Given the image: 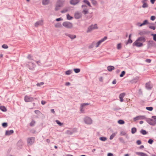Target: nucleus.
I'll return each mask as SVG.
<instances>
[{
	"label": "nucleus",
	"mask_w": 156,
	"mask_h": 156,
	"mask_svg": "<svg viewBox=\"0 0 156 156\" xmlns=\"http://www.w3.org/2000/svg\"><path fill=\"white\" fill-rule=\"evenodd\" d=\"M145 41L146 39L144 37H140L133 43V45L137 47H142L143 46V43Z\"/></svg>",
	"instance_id": "obj_1"
},
{
	"label": "nucleus",
	"mask_w": 156,
	"mask_h": 156,
	"mask_svg": "<svg viewBox=\"0 0 156 156\" xmlns=\"http://www.w3.org/2000/svg\"><path fill=\"white\" fill-rule=\"evenodd\" d=\"M64 3V0H57L55 5V11H57L59 10L61 7H63Z\"/></svg>",
	"instance_id": "obj_2"
},
{
	"label": "nucleus",
	"mask_w": 156,
	"mask_h": 156,
	"mask_svg": "<svg viewBox=\"0 0 156 156\" xmlns=\"http://www.w3.org/2000/svg\"><path fill=\"white\" fill-rule=\"evenodd\" d=\"M84 123L87 125H90L93 122V120L91 118L88 116H86L83 119Z\"/></svg>",
	"instance_id": "obj_3"
},
{
	"label": "nucleus",
	"mask_w": 156,
	"mask_h": 156,
	"mask_svg": "<svg viewBox=\"0 0 156 156\" xmlns=\"http://www.w3.org/2000/svg\"><path fill=\"white\" fill-rule=\"evenodd\" d=\"M35 141V138L31 137L28 138L27 140V144L28 146H30L33 145Z\"/></svg>",
	"instance_id": "obj_4"
},
{
	"label": "nucleus",
	"mask_w": 156,
	"mask_h": 156,
	"mask_svg": "<svg viewBox=\"0 0 156 156\" xmlns=\"http://www.w3.org/2000/svg\"><path fill=\"white\" fill-rule=\"evenodd\" d=\"M63 26L67 28H71L73 27V24L68 22H65L63 23Z\"/></svg>",
	"instance_id": "obj_5"
},
{
	"label": "nucleus",
	"mask_w": 156,
	"mask_h": 156,
	"mask_svg": "<svg viewBox=\"0 0 156 156\" xmlns=\"http://www.w3.org/2000/svg\"><path fill=\"white\" fill-rule=\"evenodd\" d=\"M98 28V27L97 24H95L94 25H91L88 27L87 32H91L92 30L97 29Z\"/></svg>",
	"instance_id": "obj_6"
},
{
	"label": "nucleus",
	"mask_w": 156,
	"mask_h": 156,
	"mask_svg": "<svg viewBox=\"0 0 156 156\" xmlns=\"http://www.w3.org/2000/svg\"><path fill=\"white\" fill-rule=\"evenodd\" d=\"M24 101L27 102L32 101H34V98L32 97L26 95L25 96Z\"/></svg>",
	"instance_id": "obj_7"
},
{
	"label": "nucleus",
	"mask_w": 156,
	"mask_h": 156,
	"mask_svg": "<svg viewBox=\"0 0 156 156\" xmlns=\"http://www.w3.org/2000/svg\"><path fill=\"white\" fill-rule=\"evenodd\" d=\"M146 121L151 125L154 126L156 124L155 120H154L152 119L147 118L146 119Z\"/></svg>",
	"instance_id": "obj_8"
},
{
	"label": "nucleus",
	"mask_w": 156,
	"mask_h": 156,
	"mask_svg": "<svg viewBox=\"0 0 156 156\" xmlns=\"http://www.w3.org/2000/svg\"><path fill=\"white\" fill-rule=\"evenodd\" d=\"M140 80V77L139 76H137L131 80V83H136L139 81Z\"/></svg>",
	"instance_id": "obj_9"
},
{
	"label": "nucleus",
	"mask_w": 156,
	"mask_h": 156,
	"mask_svg": "<svg viewBox=\"0 0 156 156\" xmlns=\"http://www.w3.org/2000/svg\"><path fill=\"white\" fill-rule=\"evenodd\" d=\"M146 118L145 116L144 115H140L137 116L136 117L134 118V120L135 121H136L137 120H140V119H144Z\"/></svg>",
	"instance_id": "obj_10"
},
{
	"label": "nucleus",
	"mask_w": 156,
	"mask_h": 156,
	"mask_svg": "<svg viewBox=\"0 0 156 156\" xmlns=\"http://www.w3.org/2000/svg\"><path fill=\"white\" fill-rule=\"evenodd\" d=\"M43 20H41L38 21L35 23V27H37L39 26H41L43 25Z\"/></svg>",
	"instance_id": "obj_11"
},
{
	"label": "nucleus",
	"mask_w": 156,
	"mask_h": 156,
	"mask_svg": "<svg viewBox=\"0 0 156 156\" xmlns=\"http://www.w3.org/2000/svg\"><path fill=\"white\" fill-rule=\"evenodd\" d=\"M74 17L76 19H79L81 17V14L80 12H76L75 14Z\"/></svg>",
	"instance_id": "obj_12"
},
{
	"label": "nucleus",
	"mask_w": 156,
	"mask_h": 156,
	"mask_svg": "<svg viewBox=\"0 0 156 156\" xmlns=\"http://www.w3.org/2000/svg\"><path fill=\"white\" fill-rule=\"evenodd\" d=\"M125 93H123L120 94L119 95V98L120 99V101L121 102H123V98L125 95Z\"/></svg>",
	"instance_id": "obj_13"
},
{
	"label": "nucleus",
	"mask_w": 156,
	"mask_h": 156,
	"mask_svg": "<svg viewBox=\"0 0 156 156\" xmlns=\"http://www.w3.org/2000/svg\"><path fill=\"white\" fill-rule=\"evenodd\" d=\"M107 37L106 36H105L102 39H101L98 41V42H97V43L99 45H99L102 42L104 41L105 40H107Z\"/></svg>",
	"instance_id": "obj_14"
},
{
	"label": "nucleus",
	"mask_w": 156,
	"mask_h": 156,
	"mask_svg": "<svg viewBox=\"0 0 156 156\" xmlns=\"http://www.w3.org/2000/svg\"><path fill=\"white\" fill-rule=\"evenodd\" d=\"M146 87L147 89H151L152 87V85L150 82H148L146 84Z\"/></svg>",
	"instance_id": "obj_15"
},
{
	"label": "nucleus",
	"mask_w": 156,
	"mask_h": 156,
	"mask_svg": "<svg viewBox=\"0 0 156 156\" xmlns=\"http://www.w3.org/2000/svg\"><path fill=\"white\" fill-rule=\"evenodd\" d=\"M80 0H71L70 3L72 5H75L78 3Z\"/></svg>",
	"instance_id": "obj_16"
},
{
	"label": "nucleus",
	"mask_w": 156,
	"mask_h": 156,
	"mask_svg": "<svg viewBox=\"0 0 156 156\" xmlns=\"http://www.w3.org/2000/svg\"><path fill=\"white\" fill-rule=\"evenodd\" d=\"M27 58L28 59V62H30L31 63L32 62V60H33V57L32 55H28Z\"/></svg>",
	"instance_id": "obj_17"
},
{
	"label": "nucleus",
	"mask_w": 156,
	"mask_h": 156,
	"mask_svg": "<svg viewBox=\"0 0 156 156\" xmlns=\"http://www.w3.org/2000/svg\"><path fill=\"white\" fill-rule=\"evenodd\" d=\"M14 132L13 130H7L5 131V134L6 135L8 136L12 134Z\"/></svg>",
	"instance_id": "obj_18"
},
{
	"label": "nucleus",
	"mask_w": 156,
	"mask_h": 156,
	"mask_svg": "<svg viewBox=\"0 0 156 156\" xmlns=\"http://www.w3.org/2000/svg\"><path fill=\"white\" fill-rule=\"evenodd\" d=\"M136 154L140 156H149L147 154L145 153L141 152H137Z\"/></svg>",
	"instance_id": "obj_19"
},
{
	"label": "nucleus",
	"mask_w": 156,
	"mask_h": 156,
	"mask_svg": "<svg viewBox=\"0 0 156 156\" xmlns=\"http://www.w3.org/2000/svg\"><path fill=\"white\" fill-rule=\"evenodd\" d=\"M95 46L96 48H97L99 47V45L97 42H93L91 44V45L90 46V48H92L94 46Z\"/></svg>",
	"instance_id": "obj_20"
},
{
	"label": "nucleus",
	"mask_w": 156,
	"mask_h": 156,
	"mask_svg": "<svg viewBox=\"0 0 156 156\" xmlns=\"http://www.w3.org/2000/svg\"><path fill=\"white\" fill-rule=\"evenodd\" d=\"M49 3V0H43L42 4L44 5H46L48 4Z\"/></svg>",
	"instance_id": "obj_21"
},
{
	"label": "nucleus",
	"mask_w": 156,
	"mask_h": 156,
	"mask_svg": "<svg viewBox=\"0 0 156 156\" xmlns=\"http://www.w3.org/2000/svg\"><path fill=\"white\" fill-rule=\"evenodd\" d=\"M117 132H115L114 133H113L110 136L109 139L110 140H112L113 138L117 134Z\"/></svg>",
	"instance_id": "obj_22"
},
{
	"label": "nucleus",
	"mask_w": 156,
	"mask_h": 156,
	"mask_svg": "<svg viewBox=\"0 0 156 156\" xmlns=\"http://www.w3.org/2000/svg\"><path fill=\"white\" fill-rule=\"evenodd\" d=\"M72 72V70L69 69L65 72V74L66 75H69L71 74Z\"/></svg>",
	"instance_id": "obj_23"
},
{
	"label": "nucleus",
	"mask_w": 156,
	"mask_h": 156,
	"mask_svg": "<svg viewBox=\"0 0 156 156\" xmlns=\"http://www.w3.org/2000/svg\"><path fill=\"white\" fill-rule=\"evenodd\" d=\"M68 36L71 39H74L76 37V36L75 35L68 34Z\"/></svg>",
	"instance_id": "obj_24"
},
{
	"label": "nucleus",
	"mask_w": 156,
	"mask_h": 156,
	"mask_svg": "<svg viewBox=\"0 0 156 156\" xmlns=\"http://www.w3.org/2000/svg\"><path fill=\"white\" fill-rule=\"evenodd\" d=\"M0 109L2 111L5 112L6 111V108L4 106H0Z\"/></svg>",
	"instance_id": "obj_25"
},
{
	"label": "nucleus",
	"mask_w": 156,
	"mask_h": 156,
	"mask_svg": "<svg viewBox=\"0 0 156 156\" xmlns=\"http://www.w3.org/2000/svg\"><path fill=\"white\" fill-rule=\"evenodd\" d=\"M140 132V133L142 134L143 135H144L147 134V132L145 130L143 129H141Z\"/></svg>",
	"instance_id": "obj_26"
},
{
	"label": "nucleus",
	"mask_w": 156,
	"mask_h": 156,
	"mask_svg": "<svg viewBox=\"0 0 156 156\" xmlns=\"http://www.w3.org/2000/svg\"><path fill=\"white\" fill-rule=\"evenodd\" d=\"M136 131V128L133 127L131 129V133L132 134H134Z\"/></svg>",
	"instance_id": "obj_27"
},
{
	"label": "nucleus",
	"mask_w": 156,
	"mask_h": 156,
	"mask_svg": "<svg viewBox=\"0 0 156 156\" xmlns=\"http://www.w3.org/2000/svg\"><path fill=\"white\" fill-rule=\"evenodd\" d=\"M99 139L101 141H105L107 140V138L106 137H100Z\"/></svg>",
	"instance_id": "obj_28"
},
{
	"label": "nucleus",
	"mask_w": 156,
	"mask_h": 156,
	"mask_svg": "<svg viewBox=\"0 0 156 156\" xmlns=\"http://www.w3.org/2000/svg\"><path fill=\"white\" fill-rule=\"evenodd\" d=\"M89 104H89L88 103H82L80 104V107L83 108L85 106L88 105H89Z\"/></svg>",
	"instance_id": "obj_29"
},
{
	"label": "nucleus",
	"mask_w": 156,
	"mask_h": 156,
	"mask_svg": "<svg viewBox=\"0 0 156 156\" xmlns=\"http://www.w3.org/2000/svg\"><path fill=\"white\" fill-rule=\"evenodd\" d=\"M154 44V42L153 41H150L148 42V46L149 47H151Z\"/></svg>",
	"instance_id": "obj_30"
},
{
	"label": "nucleus",
	"mask_w": 156,
	"mask_h": 156,
	"mask_svg": "<svg viewBox=\"0 0 156 156\" xmlns=\"http://www.w3.org/2000/svg\"><path fill=\"white\" fill-rule=\"evenodd\" d=\"M146 0H144V1H143V5L142 6V7H143V8H145V7H147L148 6V5L147 4L145 3L144 2L146 1Z\"/></svg>",
	"instance_id": "obj_31"
},
{
	"label": "nucleus",
	"mask_w": 156,
	"mask_h": 156,
	"mask_svg": "<svg viewBox=\"0 0 156 156\" xmlns=\"http://www.w3.org/2000/svg\"><path fill=\"white\" fill-rule=\"evenodd\" d=\"M118 122L119 124L122 125L124 124L125 123V122L123 120H119L118 121Z\"/></svg>",
	"instance_id": "obj_32"
},
{
	"label": "nucleus",
	"mask_w": 156,
	"mask_h": 156,
	"mask_svg": "<svg viewBox=\"0 0 156 156\" xmlns=\"http://www.w3.org/2000/svg\"><path fill=\"white\" fill-rule=\"evenodd\" d=\"M80 111L81 113H85L84 109L83 108L80 107Z\"/></svg>",
	"instance_id": "obj_33"
},
{
	"label": "nucleus",
	"mask_w": 156,
	"mask_h": 156,
	"mask_svg": "<svg viewBox=\"0 0 156 156\" xmlns=\"http://www.w3.org/2000/svg\"><path fill=\"white\" fill-rule=\"evenodd\" d=\"M66 133L68 135H72L73 133V132L70 130H67Z\"/></svg>",
	"instance_id": "obj_34"
},
{
	"label": "nucleus",
	"mask_w": 156,
	"mask_h": 156,
	"mask_svg": "<svg viewBox=\"0 0 156 156\" xmlns=\"http://www.w3.org/2000/svg\"><path fill=\"white\" fill-rule=\"evenodd\" d=\"M147 23V20H145L144 21L143 23L140 25V26L141 27L142 26L145 25Z\"/></svg>",
	"instance_id": "obj_35"
},
{
	"label": "nucleus",
	"mask_w": 156,
	"mask_h": 156,
	"mask_svg": "<svg viewBox=\"0 0 156 156\" xmlns=\"http://www.w3.org/2000/svg\"><path fill=\"white\" fill-rule=\"evenodd\" d=\"M55 122L56 123L58 124L60 126H62L63 125V123H61L59 120H55Z\"/></svg>",
	"instance_id": "obj_36"
},
{
	"label": "nucleus",
	"mask_w": 156,
	"mask_h": 156,
	"mask_svg": "<svg viewBox=\"0 0 156 156\" xmlns=\"http://www.w3.org/2000/svg\"><path fill=\"white\" fill-rule=\"evenodd\" d=\"M35 123V122L34 120H32L30 123V126H34Z\"/></svg>",
	"instance_id": "obj_37"
},
{
	"label": "nucleus",
	"mask_w": 156,
	"mask_h": 156,
	"mask_svg": "<svg viewBox=\"0 0 156 156\" xmlns=\"http://www.w3.org/2000/svg\"><path fill=\"white\" fill-rule=\"evenodd\" d=\"M68 9L67 8H65L61 11V12L62 13H65L67 12Z\"/></svg>",
	"instance_id": "obj_38"
},
{
	"label": "nucleus",
	"mask_w": 156,
	"mask_h": 156,
	"mask_svg": "<svg viewBox=\"0 0 156 156\" xmlns=\"http://www.w3.org/2000/svg\"><path fill=\"white\" fill-rule=\"evenodd\" d=\"M83 2L87 4L89 6H91L90 4L88 1L87 0H84Z\"/></svg>",
	"instance_id": "obj_39"
},
{
	"label": "nucleus",
	"mask_w": 156,
	"mask_h": 156,
	"mask_svg": "<svg viewBox=\"0 0 156 156\" xmlns=\"http://www.w3.org/2000/svg\"><path fill=\"white\" fill-rule=\"evenodd\" d=\"M91 2L92 4L94 5H96L97 4V1L95 0H91Z\"/></svg>",
	"instance_id": "obj_40"
},
{
	"label": "nucleus",
	"mask_w": 156,
	"mask_h": 156,
	"mask_svg": "<svg viewBox=\"0 0 156 156\" xmlns=\"http://www.w3.org/2000/svg\"><path fill=\"white\" fill-rule=\"evenodd\" d=\"M67 18L68 20H71L73 18L69 14H68L67 15Z\"/></svg>",
	"instance_id": "obj_41"
},
{
	"label": "nucleus",
	"mask_w": 156,
	"mask_h": 156,
	"mask_svg": "<svg viewBox=\"0 0 156 156\" xmlns=\"http://www.w3.org/2000/svg\"><path fill=\"white\" fill-rule=\"evenodd\" d=\"M122 47L121 44H118L117 45V48L118 49H121Z\"/></svg>",
	"instance_id": "obj_42"
},
{
	"label": "nucleus",
	"mask_w": 156,
	"mask_h": 156,
	"mask_svg": "<svg viewBox=\"0 0 156 156\" xmlns=\"http://www.w3.org/2000/svg\"><path fill=\"white\" fill-rule=\"evenodd\" d=\"M82 12L84 14H86L88 13V10L87 9H85Z\"/></svg>",
	"instance_id": "obj_43"
},
{
	"label": "nucleus",
	"mask_w": 156,
	"mask_h": 156,
	"mask_svg": "<svg viewBox=\"0 0 156 156\" xmlns=\"http://www.w3.org/2000/svg\"><path fill=\"white\" fill-rule=\"evenodd\" d=\"M2 47L5 49H7L8 48V46L6 44H4L2 46Z\"/></svg>",
	"instance_id": "obj_44"
},
{
	"label": "nucleus",
	"mask_w": 156,
	"mask_h": 156,
	"mask_svg": "<svg viewBox=\"0 0 156 156\" xmlns=\"http://www.w3.org/2000/svg\"><path fill=\"white\" fill-rule=\"evenodd\" d=\"M146 109L148 110L151 111L152 110L153 108L152 107H146Z\"/></svg>",
	"instance_id": "obj_45"
},
{
	"label": "nucleus",
	"mask_w": 156,
	"mask_h": 156,
	"mask_svg": "<svg viewBox=\"0 0 156 156\" xmlns=\"http://www.w3.org/2000/svg\"><path fill=\"white\" fill-rule=\"evenodd\" d=\"M55 26L56 27H59L61 26V25L60 23H58L55 25Z\"/></svg>",
	"instance_id": "obj_46"
},
{
	"label": "nucleus",
	"mask_w": 156,
	"mask_h": 156,
	"mask_svg": "<svg viewBox=\"0 0 156 156\" xmlns=\"http://www.w3.org/2000/svg\"><path fill=\"white\" fill-rule=\"evenodd\" d=\"M125 73V72L124 71H122L120 75V77H122Z\"/></svg>",
	"instance_id": "obj_47"
},
{
	"label": "nucleus",
	"mask_w": 156,
	"mask_h": 156,
	"mask_svg": "<svg viewBox=\"0 0 156 156\" xmlns=\"http://www.w3.org/2000/svg\"><path fill=\"white\" fill-rule=\"evenodd\" d=\"M2 126H3V127H6L7 126V123H6V122H4V123H3L2 124Z\"/></svg>",
	"instance_id": "obj_48"
},
{
	"label": "nucleus",
	"mask_w": 156,
	"mask_h": 156,
	"mask_svg": "<svg viewBox=\"0 0 156 156\" xmlns=\"http://www.w3.org/2000/svg\"><path fill=\"white\" fill-rule=\"evenodd\" d=\"M74 71L76 73H77L80 72V69H74Z\"/></svg>",
	"instance_id": "obj_49"
},
{
	"label": "nucleus",
	"mask_w": 156,
	"mask_h": 156,
	"mask_svg": "<svg viewBox=\"0 0 156 156\" xmlns=\"http://www.w3.org/2000/svg\"><path fill=\"white\" fill-rule=\"evenodd\" d=\"M153 142V141L151 139H149L148 141V143H149L150 144H152Z\"/></svg>",
	"instance_id": "obj_50"
},
{
	"label": "nucleus",
	"mask_w": 156,
	"mask_h": 156,
	"mask_svg": "<svg viewBox=\"0 0 156 156\" xmlns=\"http://www.w3.org/2000/svg\"><path fill=\"white\" fill-rule=\"evenodd\" d=\"M152 35L153 36V40L156 41V34H152Z\"/></svg>",
	"instance_id": "obj_51"
},
{
	"label": "nucleus",
	"mask_w": 156,
	"mask_h": 156,
	"mask_svg": "<svg viewBox=\"0 0 156 156\" xmlns=\"http://www.w3.org/2000/svg\"><path fill=\"white\" fill-rule=\"evenodd\" d=\"M44 84V83L41 82L40 83H38L37 84V85L38 86H40Z\"/></svg>",
	"instance_id": "obj_52"
},
{
	"label": "nucleus",
	"mask_w": 156,
	"mask_h": 156,
	"mask_svg": "<svg viewBox=\"0 0 156 156\" xmlns=\"http://www.w3.org/2000/svg\"><path fill=\"white\" fill-rule=\"evenodd\" d=\"M119 140L120 142L123 143H124V140L122 138H119Z\"/></svg>",
	"instance_id": "obj_53"
},
{
	"label": "nucleus",
	"mask_w": 156,
	"mask_h": 156,
	"mask_svg": "<svg viewBox=\"0 0 156 156\" xmlns=\"http://www.w3.org/2000/svg\"><path fill=\"white\" fill-rule=\"evenodd\" d=\"M36 62L38 66H40L41 65V63L40 61H36Z\"/></svg>",
	"instance_id": "obj_54"
},
{
	"label": "nucleus",
	"mask_w": 156,
	"mask_h": 156,
	"mask_svg": "<svg viewBox=\"0 0 156 156\" xmlns=\"http://www.w3.org/2000/svg\"><path fill=\"white\" fill-rule=\"evenodd\" d=\"M155 19V17L154 16H152L151 17V20H154Z\"/></svg>",
	"instance_id": "obj_55"
},
{
	"label": "nucleus",
	"mask_w": 156,
	"mask_h": 156,
	"mask_svg": "<svg viewBox=\"0 0 156 156\" xmlns=\"http://www.w3.org/2000/svg\"><path fill=\"white\" fill-rule=\"evenodd\" d=\"M35 113L37 114H39L40 113V112L38 110H36L34 111Z\"/></svg>",
	"instance_id": "obj_56"
},
{
	"label": "nucleus",
	"mask_w": 156,
	"mask_h": 156,
	"mask_svg": "<svg viewBox=\"0 0 156 156\" xmlns=\"http://www.w3.org/2000/svg\"><path fill=\"white\" fill-rule=\"evenodd\" d=\"M141 142L140 140H138L136 141V144L138 145H140L141 144Z\"/></svg>",
	"instance_id": "obj_57"
},
{
	"label": "nucleus",
	"mask_w": 156,
	"mask_h": 156,
	"mask_svg": "<svg viewBox=\"0 0 156 156\" xmlns=\"http://www.w3.org/2000/svg\"><path fill=\"white\" fill-rule=\"evenodd\" d=\"M62 20V19L61 18H57L56 19V20L57 21H59Z\"/></svg>",
	"instance_id": "obj_58"
},
{
	"label": "nucleus",
	"mask_w": 156,
	"mask_h": 156,
	"mask_svg": "<svg viewBox=\"0 0 156 156\" xmlns=\"http://www.w3.org/2000/svg\"><path fill=\"white\" fill-rule=\"evenodd\" d=\"M46 103V102L45 101L42 100L41 101V103L42 105H44Z\"/></svg>",
	"instance_id": "obj_59"
},
{
	"label": "nucleus",
	"mask_w": 156,
	"mask_h": 156,
	"mask_svg": "<svg viewBox=\"0 0 156 156\" xmlns=\"http://www.w3.org/2000/svg\"><path fill=\"white\" fill-rule=\"evenodd\" d=\"M116 83V80L115 79L112 82V83L113 84H115Z\"/></svg>",
	"instance_id": "obj_60"
},
{
	"label": "nucleus",
	"mask_w": 156,
	"mask_h": 156,
	"mask_svg": "<svg viewBox=\"0 0 156 156\" xmlns=\"http://www.w3.org/2000/svg\"><path fill=\"white\" fill-rule=\"evenodd\" d=\"M132 42V40L131 39L129 38L128 41V43H131Z\"/></svg>",
	"instance_id": "obj_61"
},
{
	"label": "nucleus",
	"mask_w": 156,
	"mask_h": 156,
	"mask_svg": "<svg viewBox=\"0 0 156 156\" xmlns=\"http://www.w3.org/2000/svg\"><path fill=\"white\" fill-rule=\"evenodd\" d=\"M151 61V60L149 59L146 60V62L147 63H150Z\"/></svg>",
	"instance_id": "obj_62"
},
{
	"label": "nucleus",
	"mask_w": 156,
	"mask_h": 156,
	"mask_svg": "<svg viewBox=\"0 0 156 156\" xmlns=\"http://www.w3.org/2000/svg\"><path fill=\"white\" fill-rule=\"evenodd\" d=\"M144 32H141L139 33V34L140 35H142L144 34Z\"/></svg>",
	"instance_id": "obj_63"
},
{
	"label": "nucleus",
	"mask_w": 156,
	"mask_h": 156,
	"mask_svg": "<svg viewBox=\"0 0 156 156\" xmlns=\"http://www.w3.org/2000/svg\"><path fill=\"white\" fill-rule=\"evenodd\" d=\"M113 154L111 153H109L108 154V156H113Z\"/></svg>",
	"instance_id": "obj_64"
}]
</instances>
